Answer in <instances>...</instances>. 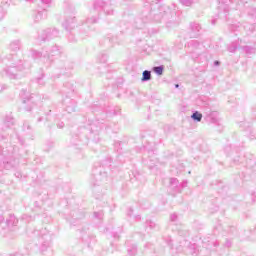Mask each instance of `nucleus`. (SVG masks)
<instances>
[{
	"instance_id": "nucleus-1",
	"label": "nucleus",
	"mask_w": 256,
	"mask_h": 256,
	"mask_svg": "<svg viewBox=\"0 0 256 256\" xmlns=\"http://www.w3.org/2000/svg\"><path fill=\"white\" fill-rule=\"evenodd\" d=\"M192 119L194 120V121H201L202 119H203V114H201V113H199V112H195V113H193L192 114Z\"/></svg>"
},
{
	"instance_id": "nucleus-2",
	"label": "nucleus",
	"mask_w": 256,
	"mask_h": 256,
	"mask_svg": "<svg viewBox=\"0 0 256 256\" xmlns=\"http://www.w3.org/2000/svg\"><path fill=\"white\" fill-rule=\"evenodd\" d=\"M149 79H151V72L145 70L143 72L142 81H149Z\"/></svg>"
},
{
	"instance_id": "nucleus-3",
	"label": "nucleus",
	"mask_w": 256,
	"mask_h": 256,
	"mask_svg": "<svg viewBox=\"0 0 256 256\" xmlns=\"http://www.w3.org/2000/svg\"><path fill=\"white\" fill-rule=\"evenodd\" d=\"M154 72H156L157 75H163V67L162 66H158V67H154Z\"/></svg>"
},
{
	"instance_id": "nucleus-4",
	"label": "nucleus",
	"mask_w": 256,
	"mask_h": 256,
	"mask_svg": "<svg viewBox=\"0 0 256 256\" xmlns=\"http://www.w3.org/2000/svg\"><path fill=\"white\" fill-rule=\"evenodd\" d=\"M215 63H216V65H219V62L216 61Z\"/></svg>"
}]
</instances>
